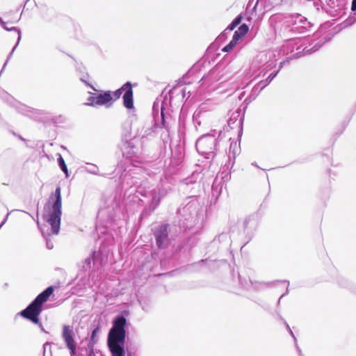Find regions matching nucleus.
<instances>
[{
    "label": "nucleus",
    "instance_id": "39448f33",
    "mask_svg": "<svg viewBox=\"0 0 356 356\" xmlns=\"http://www.w3.org/2000/svg\"><path fill=\"white\" fill-rule=\"evenodd\" d=\"M122 89L125 92L122 97L124 106L128 109L133 108L134 102L132 84L130 82H127L122 86Z\"/></svg>",
    "mask_w": 356,
    "mask_h": 356
},
{
    "label": "nucleus",
    "instance_id": "ddd939ff",
    "mask_svg": "<svg viewBox=\"0 0 356 356\" xmlns=\"http://www.w3.org/2000/svg\"><path fill=\"white\" fill-rule=\"evenodd\" d=\"M277 72H275V73H271L268 76V78L266 79V82L267 83H270L273 81V79L276 76Z\"/></svg>",
    "mask_w": 356,
    "mask_h": 356
},
{
    "label": "nucleus",
    "instance_id": "6e6552de",
    "mask_svg": "<svg viewBox=\"0 0 356 356\" xmlns=\"http://www.w3.org/2000/svg\"><path fill=\"white\" fill-rule=\"evenodd\" d=\"M249 31V27L246 24H241L234 33V37L240 40L243 39Z\"/></svg>",
    "mask_w": 356,
    "mask_h": 356
},
{
    "label": "nucleus",
    "instance_id": "9d476101",
    "mask_svg": "<svg viewBox=\"0 0 356 356\" xmlns=\"http://www.w3.org/2000/svg\"><path fill=\"white\" fill-rule=\"evenodd\" d=\"M242 15H238L233 22L227 26V30L233 31L242 21Z\"/></svg>",
    "mask_w": 356,
    "mask_h": 356
},
{
    "label": "nucleus",
    "instance_id": "dca6fc26",
    "mask_svg": "<svg viewBox=\"0 0 356 356\" xmlns=\"http://www.w3.org/2000/svg\"><path fill=\"white\" fill-rule=\"evenodd\" d=\"M88 85L90 86V88H92L94 90H95V89L92 87V86H90V84H88Z\"/></svg>",
    "mask_w": 356,
    "mask_h": 356
},
{
    "label": "nucleus",
    "instance_id": "1a4fd4ad",
    "mask_svg": "<svg viewBox=\"0 0 356 356\" xmlns=\"http://www.w3.org/2000/svg\"><path fill=\"white\" fill-rule=\"evenodd\" d=\"M239 40H237L235 37H232V40L227 44L222 49V51L229 52L232 51L237 44Z\"/></svg>",
    "mask_w": 356,
    "mask_h": 356
},
{
    "label": "nucleus",
    "instance_id": "f8f14e48",
    "mask_svg": "<svg viewBox=\"0 0 356 356\" xmlns=\"http://www.w3.org/2000/svg\"><path fill=\"white\" fill-rule=\"evenodd\" d=\"M122 91H124V90L123 89H122V87H121L120 89H118V90H115V91L112 94L113 100H117V99H118L120 97V96H121V95H122Z\"/></svg>",
    "mask_w": 356,
    "mask_h": 356
},
{
    "label": "nucleus",
    "instance_id": "7ed1b4c3",
    "mask_svg": "<svg viewBox=\"0 0 356 356\" xmlns=\"http://www.w3.org/2000/svg\"><path fill=\"white\" fill-rule=\"evenodd\" d=\"M54 196L55 200L49 210L47 222L51 227L52 233L57 234L60 230L62 205L61 191L60 187L56 189Z\"/></svg>",
    "mask_w": 356,
    "mask_h": 356
},
{
    "label": "nucleus",
    "instance_id": "0eeeda50",
    "mask_svg": "<svg viewBox=\"0 0 356 356\" xmlns=\"http://www.w3.org/2000/svg\"><path fill=\"white\" fill-rule=\"evenodd\" d=\"M154 236L158 247L162 248L163 243L168 239V225H164L159 227L154 233Z\"/></svg>",
    "mask_w": 356,
    "mask_h": 356
},
{
    "label": "nucleus",
    "instance_id": "2eb2a0df",
    "mask_svg": "<svg viewBox=\"0 0 356 356\" xmlns=\"http://www.w3.org/2000/svg\"><path fill=\"white\" fill-rule=\"evenodd\" d=\"M351 9L356 10V0H353Z\"/></svg>",
    "mask_w": 356,
    "mask_h": 356
},
{
    "label": "nucleus",
    "instance_id": "9b49d317",
    "mask_svg": "<svg viewBox=\"0 0 356 356\" xmlns=\"http://www.w3.org/2000/svg\"><path fill=\"white\" fill-rule=\"evenodd\" d=\"M58 162L60 168H61L63 172L65 174V176L67 177H68L67 167L65 162L64 159L62 157L61 155H59V157L58 159Z\"/></svg>",
    "mask_w": 356,
    "mask_h": 356
},
{
    "label": "nucleus",
    "instance_id": "4468645a",
    "mask_svg": "<svg viewBox=\"0 0 356 356\" xmlns=\"http://www.w3.org/2000/svg\"><path fill=\"white\" fill-rule=\"evenodd\" d=\"M98 330H99L98 328H96V329H95V330L92 331V336H91V337H92V339L96 337V334H97V332H98Z\"/></svg>",
    "mask_w": 356,
    "mask_h": 356
},
{
    "label": "nucleus",
    "instance_id": "f257e3e1",
    "mask_svg": "<svg viewBox=\"0 0 356 356\" xmlns=\"http://www.w3.org/2000/svg\"><path fill=\"white\" fill-rule=\"evenodd\" d=\"M126 324L127 320L122 316H118L113 322L107 339V345L112 356H124Z\"/></svg>",
    "mask_w": 356,
    "mask_h": 356
},
{
    "label": "nucleus",
    "instance_id": "20e7f679",
    "mask_svg": "<svg viewBox=\"0 0 356 356\" xmlns=\"http://www.w3.org/2000/svg\"><path fill=\"white\" fill-rule=\"evenodd\" d=\"M62 337L71 354L72 355H75L76 343L74 340V331L71 326L67 325L63 326Z\"/></svg>",
    "mask_w": 356,
    "mask_h": 356
},
{
    "label": "nucleus",
    "instance_id": "f03ea898",
    "mask_svg": "<svg viewBox=\"0 0 356 356\" xmlns=\"http://www.w3.org/2000/svg\"><path fill=\"white\" fill-rule=\"evenodd\" d=\"M54 291V286L47 287L25 309L21 312V316L35 324H38L40 322L39 316L42 311V305L49 300Z\"/></svg>",
    "mask_w": 356,
    "mask_h": 356
},
{
    "label": "nucleus",
    "instance_id": "423d86ee",
    "mask_svg": "<svg viewBox=\"0 0 356 356\" xmlns=\"http://www.w3.org/2000/svg\"><path fill=\"white\" fill-rule=\"evenodd\" d=\"M91 105H104L113 101L112 94L110 91L99 94L97 97H91L88 99Z\"/></svg>",
    "mask_w": 356,
    "mask_h": 356
}]
</instances>
